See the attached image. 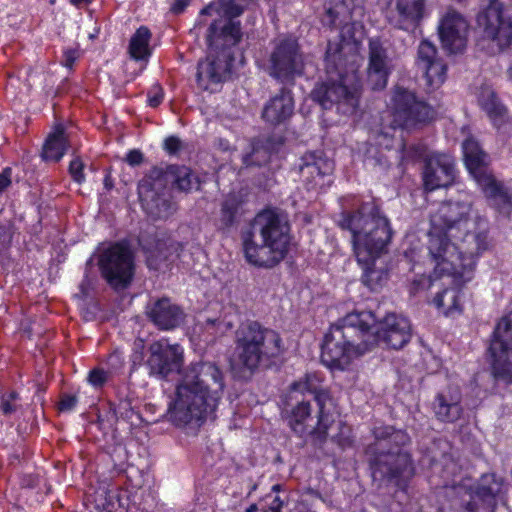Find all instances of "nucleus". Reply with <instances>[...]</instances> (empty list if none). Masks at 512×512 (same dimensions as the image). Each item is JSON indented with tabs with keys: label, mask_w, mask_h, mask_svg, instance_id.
Here are the masks:
<instances>
[{
	"label": "nucleus",
	"mask_w": 512,
	"mask_h": 512,
	"mask_svg": "<svg viewBox=\"0 0 512 512\" xmlns=\"http://www.w3.org/2000/svg\"><path fill=\"white\" fill-rule=\"evenodd\" d=\"M148 352L145 365L150 376L167 379L172 374H180L174 396L168 403V421L186 434L196 435L208 420L217 417L225 388L222 370L215 362L203 360L181 369L183 348L164 340L151 343Z\"/></svg>",
	"instance_id": "nucleus-1"
},
{
	"label": "nucleus",
	"mask_w": 512,
	"mask_h": 512,
	"mask_svg": "<svg viewBox=\"0 0 512 512\" xmlns=\"http://www.w3.org/2000/svg\"><path fill=\"white\" fill-rule=\"evenodd\" d=\"M351 11L346 0H329L324 4L321 23L325 27L341 26L340 43L328 42L325 52V69L328 80L317 84L310 93L311 99L322 109L334 106L338 113L353 115L359 105L358 53L365 36L360 21L345 23Z\"/></svg>",
	"instance_id": "nucleus-2"
},
{
	"label": "nucleus",
	"mask_w": 512,
	"mask_h": 512,
	"mask_svg": "<svg viewBox=\"0 0 512 512\" xmlns=\"http://www.w3.org/2000/svg\"><path fill=\"white\" fill-rule=\"evenodd\" d=\"M470 212V204L448 201L430 216L428 250L434 274L451 277L459 287L473 278L477 259L488 248L486 223L472 220Z\"/></svg>",
	"instance_id": "nucleus-3"
},
{
	"label": "nucleus",
	"mask_w": 512,
	"mask_h": 512,
	"mask_svg": "<svg viewBox=\"0 0 512 512\" xmlns=\"http://www.w3.org/2000/svg\"><path fill=\"white\" fill-rule=\"evenodd\" d=\"M337 225L351 234L353 252L362 268V283L370 291H378L389 278L387 267L377 266L392 239L389 219L374 200L361 201L351 209L343 208Z\"/></svg>",
	"instance_id": "nucleus-4"
},
{
	"label": "nucleus",
	"mask_w": 512,
	"mask_h": 512,
	"mask_svg": "<svg viewBox=\"0 0 512 512\" xmlns=\"http://www.w3.org/2000/svg\"><path fill=\"white\" fill-rule=\"evenodd\" d=\"M107 454L113 464L112 482L101 483L95 491L96 507L106 512H151L156 504L155 497L144 489L150 478L149 471L127 463L128 453L121 443L109 447Z\"/></svg>",
	"instance_id": "nucleus-5"
},
{
	"label": "nucleus",
	"mask_w": 512,
	"mask_h": 512,
	"mask_svg": "<svg viewBox=\"0 0 512 512\" xmlns=\"http://www.w3.org/2000/svg\"><path fill=\"white\" fill-rule=\"evenodd\" d=\"M409 435L393 426L374 429V442L366 448L373 482L393 490L399 503L409 499V482L413 476L412 456L406 450Z\"/></svg>",
	"instance_id": "nucleus-6"
},
{
	"label": "nucleus",
	"mask_w": 512,
	"mask_h": 512,
	"mask_svg": "<svg viewBox=\"0 0 512 512\" xmlns=\"http://www.w3.org/2000/svg\"><path fill=\"white\" fill-rule=\"evenodd\" d=\"M246 262L256 268L273 269L288 256L292 241L291 226L278 208L259 211L241 234Z\"/></svg>",
	"instance_id": "nucleus-7"
},
{
	"label": "nucleus",
	"mask_w": 512,
	"mask_h": 512,
	"mask_svg": "<svg viewBox=\"0 0 512 512\" xmlns=\"http://www.w3.org/2000/svg\"><path fill=\"white\" fill-rule=\"evenodd\" d=\"M283 352V340L277 331L247 320L235 331L231 375L234 380L248 382L259 371L275 366Z\"/></svg>",
	"instance_id": "nucleus-8"
},
{
	"label": "nucleus",
	"mask_w": 512,
	"mask_h": 512,
	"mask_svg": "<svg viewBox=\"0 0 512 512\" xmlns=\"http://www.w3.org/2000/svg\"><path fill=\"white\" fill-rule=\"evenodd\" d=\"M241 22L226 21L218 17L207 28L208 55L197 64L196 82L202 90L212 84L227 81L238 61L244 64V54L239 48L243 38Z\"/></svg>",
	"instance_id": "nucleus-9"
},
{
	"label": "nucleus",
	"mask_w": 512,
	"mask_h": 512,
	"mask_svg": "<svg viewBox=\"0 0 512 512\" xmlns=\"http://www.w3.org/2000/svg\"><path fill=\"white\" fill-rule=\"evenodd\" d=\"M373 324L372 311L348 313L330 325L321 343V363L330 370L344 371L354 358L371 350L373 336L367 328Z\"/></svg>",
	"instance_id": "nucleus-10"
},
{
	"label": "nucleus",
	"mask_w": 512,
	"mask_h": 512,
	"mask_svg": "<svg viewBox=\"0 0 512 512\" xmlns=\"http://www.w3.org/2000/svg\"><path fill=\"white\" fill-rule=\"evenodd\" d=\"M263 70L277 83L294 86L296 79L305 74V55L298 38L292 34L276 37Z\"/></svg>",
	"instance_id": "nucleus-11"
},
{
	"label": "nucleus",
	"mask_w": 512,
	"mask_h": 512,
	"mask_svg": "<svg viewBox=\"0 0 512 512\" xmlns=\"http://www.w3.org/2000/svg\"><path fill=\"white\" fill-rule=\"evenodd\" d=\"M97 266L101 277L115 292L130 287L135 275V257L129 245L123 241L98 246Z\"/></svg>",
	"instance_id": "nucleus-12"
},
{
	"label": "nucleus",
	"mask_w": 512,
	"mask_h": 512,
	"mask_svg": "<svg viewBox=\"0 0 512 512\" xmlns=\"http://www.w3.org/2000/svg\"><path fill=\"white\" fill-rule=\"evenodd\" d=\"M487 355L492 377L504 384H512V313L495 325L489 340Z\"/></svg>",
	"instance_id": "nucleus-13"
},
{
	"label": "nucleus",
	"mask_w": 512,
	"mask_h": 512,
	"mask_svg": "<svg viewBox=\"0 0 512 512\" xmlns=\"http://www.w3.org/2000/svg\"><path fill=\"white\" fill-rule=\"evenodd\" d=\"M321 383L322 378L319 375L308 373L302 381L292 383L291 390L301 393L308 392L313 396L318 411L316 425L312 427L310 434L319 443H324L328 437V430L334 423V417L330 407H328L332 402L330 391L323 388Z\"/></svg>",
	"instance_id": "nucleus-14"
},
{
	"label": "nucleus",
	"mask_w": 512,
	"mask_h": 512,
	"mask_svg": "<svg viewBox=\"0 0 512 512\" xmlns=\"http://www.w3.org/2000/svg\"><path fill=\"white\" fill-rule=\"evenodd\" d=\"M476 23L483 35L496 42L501 50L512 44V18L505 14L500 0H488V4L478 12Z\"/></svg>",
	"instance_id": "nucleus-15"
},
{
	"label": "nucleus",
	"mask_w": 512,
	"mask_h": 512,
	"mask_svg": "<svg viewBox=\"0 0 512 512\" xmlns=\"http://www.w3.org/2000/svg\"><path fill=\"white\" fill-rule=\"evenodd\" d=\"M373 324L369 325L367 336H373L375 341L371 343V349L384 344L392 349H401L411 338L410 322L407 318L388 314L382 321H378L372 312Z\"/></svg>",
	"instance_id": "nucleus-16"
},
{
	"label": "nucleus",
	"mask_w": 512,
	"mask_h": 512,
	"mask_svg": "<svg viewBox=\"0 0 512 512\" xmlns=\"http://www.w3.org/2000/svg\"><path fill=\"white\" fill-rule=\"evenodd\" d=\"M422 181L424 192L451 186L455 181V161L445 153H431L424 157Z\"/></svg>",
	"instance_id": "nucleus-17"
},
{
	"label": "nucleus",
	"mask_w": 512,
	"mask_h": 512,
	"mask_svg": "<svg viewBox=\"0 0 512 512\" xmlns=\"http://www.w3.org/2000/svg\"><path fill=\"white\" fill-rule=\"evenodd\" d=\"M437 29L441 46L447 53H461L466 48L469 23L455 9L450 8L445 12Z\"/></svg>",
	"instance_id": "nucleus-18"
},
{
	"label": "nucleus",
	"mask_w": 512,
	"mask_h": 512,
	"mask_svg": "<svg viewBox=\"0 0 512 512\" xmlns=\"http://www.w3.org/2000/svg\"><path fill=\"white\" fill-rule=\"evenodd\" d=\"M334 168V161L323 150L307 151L295 164V169L312 188L330 185Z\"/></svg>",
	"instance_id": "nucleus-19"
},
{
	"label": "nucleus",
	"mask_w": 512,
	"mask_h": 512,
	"mask_svg": "<svg viewBox=\"0 0 512 512\" xmlns=\"http://www.w3.org/2000/svg\"><path fill=\"white\" fill-rule=\"evenodd\" d=\"M483 194L487 205L498 215L510 219L512 214V187L498 180L490 170L474 180Z\"/></svg>",
	"instance_id": "nucleus-20"
},
{
	"label": "nucleus",
	"mask_w": 512,
	"mask_h": 512,
	"mask_svg": "<svg viewBox=\"0 0 512 512\" xmlns=\"http://www.w3.org/2000/svg\"><path fill=\"white\" fill-rule=\"evenodd\" d=\"M147 319L161 331H172L184 324L186 314L168 297L150 301L145 308Z\"/></svg>",
	"instance_id": "nucleus-21"
},
{
	"label": "nucleus",
	"mask_w": 512,
	"mask_h": 512,
	"mask_svg": "<svg viewBox=\"0 0 512 512\" xmlns=\"http://www.w3.org/2000/svg\"><path fill=\"white\" fill-rule=\"evenodd\" d=\"M294 94L289 85H282L278 92L263 106L261 117L265 123L277 127L286 125L294 115Z\"/></svg>",
	"instance_id": "nucleus-22"
},
{
	"label": "nucleus",
	"mask_w": 512,
	"mask_h": 512,
	"mask_svg": "<svg viewBox=\"0 0 512 512\" xmlns=\"http://www.w3.org/2000/svg\"><path fill=\"white\" fill-rule=\"evenodd\" d=\"M378 4L391 26L412 33L416 30V0H379Z\"/></svg>",
	"instance_id": "nucleus-23"
},
{
	"label": "nucleus",
	"mask_w": 512,
	"mask_h": 512,
	"mask_svg": "<svg viewBox=\"0 0 512 512\" xmlns=\"http://www.w3.org/2000/svg\"><path fill=\"white\" fill-rule=\"evenodd\" d=\"M389 74L386 48H384L379 37L370 38L367 81L372 90L380 91L384 89L387 85Z\"/></svg>",
	"instance_id": "nucleus-24"
},
{
	"label": "nucleus",
	"mask_w": 512,
	"mask_h": 512,
	"mask_svg": "<svg viewBox=\"0 0 512 512\" xmlns=\"http://www.w3.org/2000/svg\"><path fill=\"white\" fill-rule=\"evenodd\" d=\"M393 128L409 130L416 127V94L397 86L391 98Z\"/></svg>",
	"instance_id": "nucleus-25"
},
{
	"label": "nucleus",
	"mask_w": 512,
	"mask_h": 512,
	"mask_svg": "<svg viewBox=\"0 0 512 512\" xmlns=\"http://www.w3.org/2000/svg\"><path fill=\"white\" fill-rule=\"evenodd\" d=\"M477 102L496 130H500L509 122L508 108L491 86L482 85L480 87Z\"/></svg>",
	"instance_id": "nucleus-26"
},
{
	"label": "nucleus",
	"mask_w": 512,
	"mask_h": 512,
	"mask_svg": "<svg viewBox=\"0 0 512 512\" xmlns=\"http://www.w3.org/2000/svg\"><path fill=\"white\" fill-rule=\"evenodd\" d=\"M139 197L144 211L153 220H166L177 210V205L172 200V196L165 190L158 192L149 189L148 192L141 193Z\"/></svg>",
	"instance_id": "nucleus-27"
},
{
	"label": "nucleus",
	"mask_w": 512,
	"mask_h": 512,
	"mask_svg": "<svg viewBox=\"0 0 512 512\" xmlns=\"http://www.w3.org/2000/svg\"><path fill=\"white\" fill-rule=\"evenodd\" d=\"M462 152L465 166L473 180L490 171L488 155L474 137L469 136L463 141Z\"/></svg>",
	"instance_id": "nucleus-28"
},
{
	"label": "nucleus",
	"mask_w": 512,
	"mask_h": 512,
	"mask_svg": "<svg viewBox=\"0 0 512 512\" xmlns=\"http://www.w3.org/2000/svg\"><path fill=\"white\" fill-rule=\"evenodd\" d=\"M311 404L310 401L301 400L297 401L294 405H289L283 409L282 415L283 419L287 422L289 428L299 437H303L305 435H310L314 440H316L311 434L310 430H308V425L306 421L312 419L311 417Z\"/></svg>",
	"instance_id": "nucleus-29"
},
{
	"label": "nucleus",
	"mask_w": 512,
	"mask_h": 512,
	"mask_svg": "<svg viewBox=\"0 0 512 512\" xmlns=\"http://www.w3.org/2000/svg\"><path fill=\"white\" fill-rule=\"evenodd\" d=\"M168 182L174 190L189 193L200 187L199 176L188 166L168 164Z\"/></svg>",
	"instance_id": "nucleus-30"
},
{
	"label": "nucleus",
	"mask_w": 512,
	"mask_h": 512,
	"mask_svg": "<svg viewBox=\"0 0 512 512\" xmlns=\"http://www.w3.org/2000/svg\"><path fill=\"white\" fill-rule=\"evenodd\" d=\"M245 5L239 4L236 0H218V2H210L200 10L197 25L202 24L201 17L212 16L217 14L218 17L231 22H241L239 17L245 11Z\"/></svg>",
	"instance_id": "nucleus-31"
},
{
	"label": "nucleus",
	"mask_w": 512,
	"mask_h": 512,
	"mask_svg": "<svg viewBox=\"0 0 512 512\" xmlns=\"http://www.w3.org/2000/svg\"><path fill=\"white\" fill-rule=\"evenodd\" d=\"M500 485L501 483L497 481L494 473L482 475L481 483L477 486L474 495L480 501L483 512L495 511Z\"/></svg>",
	"instance_id": "nucleus-32"
},
{
	"label": "nucleus",
	"mask_w": 512,
	"mask_h": 512,
	"mask_svg": "<svg viewBox=\"0 0 512 512\" xmlns=\"http://www.w3.org/2000/svg\"><path fill=\"white\" fill-rule=\"evenodd\" d=\"M461 294L460 289L445 288L434 296L432 304L446 317L459 315L463 312Z\"/></svg>",
	"instance_id": "nucleus-33"
},
{
	"label": "nucleus",
	"mask_w": 512,
	"mask_h": 512,
	"mask_svg": "<svg viewBox=\"0 0 512 512\" xmlns=\"http://www.w3.org/2000/svg\"><path fill=\"white\" fill-rule=\"evenodd\" d=\"M67 148L68 141L65 137L64 128L59 126L45 140L41 157L44 161L59 162L65 155Z\"/></svg>",
	"instance_id": "nucleus-34"
},
{
	"label": "nucleus",
	"mask_w": 512,
	"mask_h": 512,
	"mask_svg": "<svg viewBox=\"0 0 512 512\" xmlns=\"http://www.w3.org/2000/svg\"><path fill=\"white\" fill-rule=\"evenodd\" d=\"M241 207L242 200L237 195L230 194L223 200L219 216L220 231L229 232L238 224Z\"/></svg>",
	"instance_id": "nucleus-35"
},
{
	"label": "nucleus",
	"mask_w": 512,
	"mask_h": 512,
	"mask_svg": "<svg viewBox=\"0 0 512 512\" xmlns=\"http://www.w3.org/2000/svg\"><path fill=\"white\" fill-rule=\"evenodd\" d=\"M152 33L147 26H140L131 36L128 53L135 61H148L152 52L149 46Z\"/></svg>",
	"instance_id": "nucleus-36"
},
{
	"label": "nucleus",
	"mask_w": 512,
	"mask_h": 512,
	"mask_svg": "<svg viewBox=\"0 0 512 512\" xmlns=\"http://www.w3.org/2000/svg\"><path fill=\"white\" fill-rule=\"evenodd\" d=\"M433 410L437 419L446 423L457 421L463 412V408L459 402H449L442 393H438L435 397Z\"/></svg>",
	"instance_id": "nucleus-37"
},
{
	"label": "nucleus",
	"mask_w": 512,
	"mask_h": 512,
	"mask_svg": "<svg viewBox=\"0 0 512 512\" xmlns=\"http://www.w3.org/2000/svg\"><path fill=\"white\" fill-rule=\"evenodd\" d=\"M424 69V78L430 90L439 88L445 81L447 75V65L441 59L430 60L422 64Z\"/></svg>",
	"instance_id": "nucleus-38"
},
{
	"label": "nucleus",
	"mask_w": 512,
	"mask_h": 512,
	"mask_svg": "<svg viewBox=\"0 0 512 512\" xmlns=\"http://www.w3.org/2000/svg\"><path fill=\"white\" fill-rule=\"evenodd\" d=\"M168 182V165L164 168L153 166L139 182L138 190L139 195L143 192H148L149 189H155L157 182Z\"/></svg>",
	"instance_id": "nucleus-39"
},
{
	"label": "nucleus",
	"mask_w": 512,
	"mask_h": 512,
	"mask_svg": "<svg viewBox=\"0 0 512 512\" xmlns=\"http://www.w3.org/2000/svg\"><path fill=\"white\" fill-rule=\"evenodd\" d=\"M416 236L413 233L408 232L405 235L403 242L399 249V263L406 265L410 271H412L416 265Z\"/></svg>",
	"instance_id": "nucleus-40"
},
{
	"label": "nucleus",
	"mask_w": 512,
	"mask_h": 512,
	"mask_svg": "<svg viewBox=\"0 0 512 512\" xmlns=\"http://www.w3.org/2000/svg\"><path fill=\"white\" fill-rule=\"evenodd\" d=\"M364 163L380 170H386L389 167L387 156L375 145H371L364 156Z\"/></svg>",
	"instance_id": "nucleus-41"
},
{
	"label": "nucleus",
	"mask_w": 512,
	"mask_h": 512,
	"mask_svg": "<svg viewBox=\"0 0 512 512\" xmlns=\"http://www.w3.org/2000/svg\"><path fill=\"white\" fill-rule=\"evenodd\" d=\"M112 379V376L102 367L92 368L87 375V383L95 390H101Z\"/></svg>",
	"instance_id": "nucleus-42"
},
{
	"label": "nucleus",
	"mask_w": 512,
	"mask_h": 512,
	"mask_svg": "<svg viewBox=\"0 0 512 512\" xmlns=\"http://www.w3.org/2000/svg\"><path fill=\"white\" fill-rule=\"evenodd\" d=\"M81 56L82 50L79 43H75L73 47H64L60 64L69 71H74L75 63Z\"/></svg>",
	"instance_id": "nucleus-43"
},
{
	"label": "nucleus",
	"mask_w": 512,
	"mask_h": 512,
	"mask_svg": "<svg viewBox=\"0 0 512 512\" xmlns=\"http://www.w3.org/2000/svg\"><path fill=\"white\" fill-rule=\"evenodd\" d=\"M438 117L435 107L429 105L423 100L418 99V127L428 125L434 122Z\"/></svg>",
	"instance_id": "nucleus-44"
},
{
	"label": "nucleus",
	"mask_w": 512,
	"mask_h": 512,
	"mask_svg": "<svg viewBox=\"0 0 512 512\" xmlns=\"http://www.w3.org/2000/svg\"><path fill=\"white\" fill-rule=\"evenodd\" d=\"M19 399V393L17 391H10L9 393L2 394L0 396V411L5 416H10L15 413L18 409V405L14 402Z\"/></svg>",
	"instance_id": "nucleus-45"
},
{
	"label": "nucleus",
	"mask_w": 512,
	"mask_h": 512,
	"mask_svg": "<svg viewBox=\"0 0 512 512\" xmlns=\"http://www.w3.org/2000/svg\"><path fill=\"white\" fill-rule=\"evenodd\" d=\"M437 59L436 47L431 42L422 40L418 45V66Z\"/></svg>",
	"instance_id": "nucleus-46"
},
{
	"label": "nucleus",
	"mask_w": 512,
	"mask_h": 512,
	"mask_svg": "<svg viewBox=\"0 0 512 512\" xmlns=\"http://www.w3.org/2000/svg\"><path fill=\"white\" fill-rule=\"evenodd\" d=\"M85 164L80 156L74 157L68 166V172L74 182L77 184H83L86 181L84 173Z\"/></svg>",
	"instance_id": "nucleus-47"
},
{
	"label": "nucleus",
	"mask_w": 512,
	"mask_h": 512,
	"mask_svg": "<svg viewBox=\"0 0 512 512\" xmlns=\"http://www.w3.org/2000/svg\"><path fill=\"white\" fill-rule=\"evenodd\" d=\"M106 364L108 367L106 371L109 372L112 377L121 374L124 368V357L122 352L116 350L109 354Z\"/></svg>",
	"instance_id": "nucleus-48"
},
{
	"label": "nucleus",
	"mask_w": 512,
	"mask_h": 512,
	"mask_svg": "<svg viewBox=\"0 0 512 512\" xmlns=\"http://www.w3.org/2000/svg\"><path fill=\"white\" fill-rule=\"evenodd\" d=\"M15 227L13 224L0 225V249H11Z\"/></svg>",
	"instance_id": "nucleus-49"
},
{
	"label": "nucleus",
	"mask_w": 512,
	"mask_h": 512,
	"mask_svg": "<svg viewBox=\"0 0 512 512\" xmlns=\"http://www.w3.org/2000/svg\"><path fill=\"white\" fill-rule=\"evenodd\" d=\"M162 148L168 155L175 156L183 149V143L178 136L170 135L164 139Z\"/></svg>",
	"instance_id": "nucleus-50"
},
{
	"label": "nucleus",
	"mask_w": 512,
	"mask_h": 512,
	"mask_svg": "<svg viewBox=\"0 0 512 512\" xmlns=\"http://www.w3.org/2000/svg\"><path fill=\"white\" fill-rule=\"evenodd\" d=\"M164 100V90L159 84H155L147 93V105L157 108Z\"/></svg>",
	"instance_id": "nucleus-51"
},
{
	"label": "nucleus",
	"mask_w": 512,
	"mask_h": 512,
	"mask_svg": "<svg viewBox=\"0 0 512 512\" xmlns=\"http://www.w3.org/2000/svg\"><path fill=\"white\" fill-rule=\"evenodd\" d=\"M284 501L278 495H268L265 504L261 506V512H282Z\"/></svg>",
	"instance_id": "nucleus-52"
},
{
	"label": "nucleus",
	"mask_w": 512,
	"mask_h": 512,
	"mask_svg": "<svg viewBox=\"0 0 512 512\" xmlns=\"http://www.w3.org/2000/svg\"><path fill=\"white\" fill-rule=\"evenodd\" d=\"M78 402L79 400L76 395L65 393L61 395L57 407L60 412H71L76 408Z\"/></svg>",
	"instance_id": "nucleus-53"
},
{
	"label": "nucleus",
	"mask_w": 512,
	"mask_h": 512,
	"mask_svg": "<svg viewBox=\"0 0 512 512\" xmlns=\"http://www.w3.org/2000/svg\"><path fill=\"white\" fill-rule=\"evenodd\" d=\"M144 342L143 340L136 341L133 346L132 354L130 356V361L132 363V368L142 365L144 362Z\"/></svg>",
	"instance_id": "nucleus-54"
},
{
	"label": "nucleus",
	"mask_w": 512,
	"mask_h": 512,
	"mask_svg": "<svg viewBox=\"0 0 512 512\" xmlns=\"http://www.w3.org/2000/svg\"><path fill=\"white\" fill-rule=\"evenodd\" d=\"M115 406L117 408L119 419L130 421L132 416L135 414L131 402L127 399L120 400L119 403Z\"/></svg>",
	"instance_id": "nucleus-55"
},
{
	"label": "nucleus",
	"mask_w": 512,
	"mask_h": 512,
	"mask_svg": "<svg viewBox=\"0 0 512 512\" xmlns=\"http://www.w3.org/2000/svg\"><path fill=\"white\" fill-rule=\"evenodd\" d=\"M119 420V415L117 412V408L115 405L110 404L109 409L105 412V414L100 413L98 415L99 422H107V424L112 427Z\"/></svg>",
	"instance_id": "nucleus-56"
},
{
	"label": "nucleus",
	"mask_w": 512,
	"mask_h": 512,
	"mask_svg": "<svg viewBox=\"0 0 512 512\" xmlns=\"http://www.w3.org/2000/svg\"><path fill=\"white\" fill-rule=\"evenodd\" d=\"M205 324L207 328H214L216 332L221 333L232 328V324L230 322H225L221 318H207Z\"/></svg>",
	"instance_id": "nucleus-57"
},
{
	"label": "nucleus",
	"mask_w": 512,
	"mask_h": 512,
	"mask_svg": "<svg viewBox=\"0 0 512 512\" xmlns=\"http://www.w3.org/2000/svg\"><path fill=\"white\" fill-rule=\"evenodd\" d=\"M125 161L131 167H136L144 162V154L139 149L129 150L126 154Z\"/></svg>",
	"instance_id": "nucleus-58"
},
{
	"label": "nucleus",
	"mask_w": 512,
	"mask_h": 512,
	"mask_svg": "<svg viewBox=\"0 0 512 512\" xmlns=\"http://www.w3.org/2000/svg\"><path fill=\"white\" fill-rule=\"evenodd\" d=\"M12 168L5 167L0 173V194H2L12 183Z\"/></svg>",
	"instance_id": "nucleus-59"
},
{
	"label": "nucleus",
	"mask_w": 512,
	"mask_h": 512,
	"mask_svg": "<svg viewBox=\"0 0 512 512\" xmlns=\"http://www.w3.org/2000/svg\"><path fill=\"white\" fill-rule=\"evenodd\" d=\"M11 249H0V264L4 270H10L14 266Z\"/></svg>",
	"instance_id": "nucleus-60"
},
{
	"label": "nucleus",
	"mask_w": 512,
	"mask_h": 512,
	"mask_svg": "<svg viewBox=\"0 0 512 512\" xmlns=\"http://www.w3.org/2000/svg\"><path fill=\"white\" fill-rule=\"evenodd\" d=\"M94 283V277H92L88 272H84L83 279L79 284V289L82 297H87L89 295V291L92 288Z\"/></svg>",
	"instance_id": "nucleus-61"
},
{
	"label": "nucleus",
	"mask_w": 512,
	"mask_h": 512,
	"mask_svg": "<svg viewBox=\"0 0 512 512\" xmlns=\"http://www.w3.org/2000/svg\"><path fill=\"white\" fill-rule=\"evenodd\" d=\"M163 261L164 258L160 257L156 251H150L146 259L148 268L153 270H159Z\"/></svg>",
	"instance_id": "nucleus-62"
},
{
	"label": "nucleus",
	"mask_w": 512,
	"mask_h": 512,
	"mask_svg": "<svg viewBox=\"0 0 512 512\" xmlns=\"http://www.w3.org/2000/svg\"><path fill=\"white\" fill-rule=\"evenodd\" d=\"M189 4L190 0H173L170 11L175 15L182 14Z\"/></svg>",
	"instance_id": "nucleus-63"
},
{
	"label": "nucleus",
	"mask_w": 512,
	"mask_h": 512,
	"mask_svg": "<svg viewBox=\"0 0 512 512\" xmlns=\"http://www.w3.org/2000/svg\"><path fill=\"white\" fill-rule=\"evenodd\" d=\"M375 131L378 132L377 143L379 145L384 146L385 148H391L392 142H393V137L389 133L384 132L383 130H375Z\"/></svg>",
	"instance_id": "nucleus-64"
}]
</instances>
